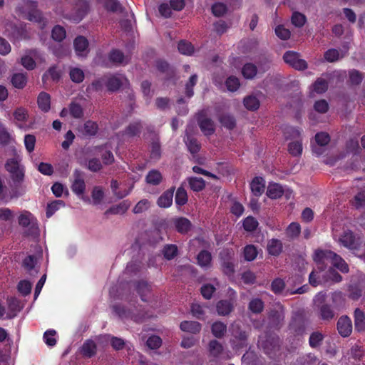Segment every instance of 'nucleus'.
<instances>
[{
	"label": "nucleus",
	"instance_id": "nucleus-60",
	"mask_svg": "<svg viewBox=\"0 0 365 365\" xmlns=\"http://www.w3.org/2000/svg\"><path fill=\"white\" fill-rule=\"evenodd\" d=\"M257 220L252 216H248L243 220V228L247 232H253L258 227Z\"/></svg>",
	"mask_w": 365,
	"mask_h": 365
},
{
	"label": "nucleus",
	"instance_id": "nucleus-13",
	"mask_svg": "<svg viewBox=\"0 0 365 365\" xmlns=\"http://www.w3.org/2000/svg\"><path fill=\"white\" fill-rule=\"evenodd\" d=\"M318 317L324 322H330L335 318L336 313L333 307L327 303L318 306Z\"/></svg>",
	"mask_w": 365,
	"mask_h": 365
},
{
	"label": "nucleus",
	"instance_id": "nucleus-33",
	"mask_svg": "<svg viewBox=\"0 0 365 365\" xmlns=\"http://www.w3.org/2000/svg\"><path fill=\"white\" fill-rule=\"evenodd\" d=\"M187 182L190 189L194 192H200L206 186L205 181L202 178L190 177L187 178Z\"/></svg>",
	"mask_w": 365,
	"mask_h": 365
},
{
	"label": "nucleus",
	"instance_id": "nucleus-48",
	"mask_svg": "<svg viewBox=\"0 0 365 365\" xmlns=\"http://www.w3.org/2000/svg\"><path fill=\"white\" fill-rule=\"evenodd\" d=\"M307 22V17L302 13L294 11L291 16V23L297 28H302Z\"/></svg>",
	"mask_w": 365,
	"mask_h": 365
},
{
	"label": "nucleus",
	"instance_id": "nucleus-4",
	"mask_svg": "<svg viewBox=\"0 0 365 365\" xmlns=\"http://www.w3.org/2000/svg\"><path fill=\"white\" fill-rule=\"evenodd\" d=\"M5 169L10 174L14 186H19L24 180L25 169L16 158H9L5 164Z\"/></svg>",
	"mask_w": 365,
	"mask_h": 365
},
{
	"label": "nucleus",
	"instance_id": "nucleus-54",
	"mask_svg": "<svg viewBox=\"0 0 365 365\" xmlns=\"http://www.w3.org/2000/svg\"><path fill=\"white\" fill-rule=\"evenodd\" d=\"M179 52L183 55L190 56L194 52L192 44L185 40H181L178 44Z\"/></svg>",
	"mask_w": 365,
	"mask_h": 365
},
{
	"label": "nucleus",
	"instance_id": "nucleus-1",
	"mask_svg": "<svg viewBox=\"0 0 365 365\" xmlns=\"http://www.w3.org/2000/svg\"><path fill=\"white\" fill-rule=\"evenodd\" d=\"M24 6H19L17 11L24 18L30 21L37 23L41 29H43L47 24L42 12L37 9L38 3L35 1L26 0L24 1Z\"/></svg>",
	"mask_w": 365,
	"mask_h": 365
},
{
	"label": "nucleus",
	"instance_id": "nucleus-10",
	"mask_svg": "<svg viewBox=\"0 0 365 365\" xmlns=\"http://www.w3.org/2000/svg\"><path fill=\"white\" fill-rule=\"evenodd\" d=\"M6 31L15 40L28 39L29 33L26 28V24L21 23L19 24H11L7 26Z\"/></svg>",
	"mask_w": 365,
	"mask_h": 365
},
{
	"label": "nucleus",
	"instance_id": "nucleus-26",
	"mask_svg": "<svg viewBox=\"0 0 365 365\" xmlns=\"http://www.w3.org/2000/svg\"><path fill=\"white\" fill-rule=\"evenodd\" d=\"M129 207L130 203L124 200L118 205L111 206L104 212V215L106 216L109 215H123L128 210Z\"/></svg>",
	"mask_w": 365,
	"mask_h": 365
},
{
	"label": "nucleus",
	"instance_id": "nucleus-46",
	"mask_svg": "<svg viewBox=\"0 0 365 365\" xmlns=\"http://www.w3.org/2000/svg\"><path fill=\"white\" fill-rule=\"evenodd\" d=\"M188 200V197L185 189L182 186H180L175 193V201L177 205L183 206Z\"/></svg>",
	"mask_w": 365,
	"mask_h": 365
},
{
	"label": "nucleus",
	"instance_id": "nucleus-24",
	"mask_svg": "<svg viewBox=\"0 0 365 365\" xmlns=\"http://www.w3.org/2000/svg\"><path fill=\"white\" fill-rule=\"evenodd\" d=\"M156 68L158 71L166 75V80H170L175 76V70L173 68L164 60H158L156 61Z\"/></svg>",
	"mask_w": 365,
	"mask_h": 365
},
{
	"label": "nucleus",
	"instance_id": "nucleus-27",
	"mask_svg": "<svg viewBox=\"0 0 365 365\" xmlns=\"http://www.w3.org/2000/svg\"><path fill=\"white\" fill-rule=\"evenodd\" d=\"M180 328L182 331L189 332L191 334H197L200 331L201 324L195 321H183L180 324Z\"/></svg>",
	"mask_w": 365,
	"mask_h": 365
},
{
	"label": "nucleus",
	"instance_id": "nucleus-8",
	"mask_svg": "<svg viewBox=\"0 0 365 365\" xmlns=\"http://www.w3.org/2000/svg\"><path fill=\"white\" fill-rule=\"evenodd\" d=\"M197 124L205 135L210 136L215 131L213 120L207 116L205 110L199 111L196 115Z\"/></svg>",
	"mask_w": 365,
	"mask_h": 365
},
{
	"label": "nucleus",
	"instance_id": "nucleus-51",
	"mask_svg": "<svg viewBox=\"0 0 365 365\" xmlns=\"http://www.w3.org/2000/svg\"><path fill=\"white\" fill-rule=\"evenodd\" d=\"M258 252L257 247L253 245H248L244 247L243 255L246 261L251 262L256 259Z\"/></svg>",
	"mask_w": 365,
	"mask_h": 365
},
{
	"label": "nucleus",
	"instance_id": "nucleus-59",
	"mask_svg": "<svg viewBox=\"0 0 365 365\" xmlns=\"http://www.w3.org/2000/svg\"><path fill=\"white\" fill-rule=\"evenodd\" d=\"M288 151L292 156L297 157L302 155V144L301 140H296L289 143Z\"/></svg>",
	"mask_w": 365,
	"mask_h": 365
},
{
	"label": "nucleus",
	"instance_id": "nucleus-17",
	"mask_svg": "<svg viewBox=\"0 0 365 365\" xmlns=\"http://www.w3.org/2000/svg\"><path fill=\"white\" fill-rule=\"evenodd\" d=\"M106 88L110 93L118 91L123 85L122 78L117 75L106 74Z\"/></svg>",
	"mask_w": 365,
	"mask_h": 365
},
{
	"label": "nucleus",
	"instance_id": "nucleus-56",
	"mask_svg": "<svg viewBox=\"0 0 365 365\" xmlns=\"http://www.w3.org/2000/svg\"><path fill=\"white\" fill-rule=\"evenodd\" d=\"M346 149L347 153H352L353 155H359L361 153V148L356 138H351L346 142Z\"/></svg>",
	"mask_w": 365,
	"mask_h": 365
},
{
	"label": "nucleus",
	"instance_id": "nucleus-18",
	"mask_svg": "<svg viewBox=\"0 0 365 365\" xmlns=\"http://www.w3.org/2000/svg\"><path fill=\"white\" fill-rule=\"evenodd\" d=\"M250 189L254 195L259 197L264 192L265 181L262 177H255L250 182Z\"/></svg>",
	"mask_w": 365,
	"mask_h": 365
},
{
	"label": "nucleus",
	"instance_id": "nucleus-20",
	"mask_svg": "<svg viewBox=\"0 0 365 365\" xmlns=\"http://www.w3.org/2000/svg\"><path fill=\"white\" fill-rule=\"evenodd\" d=\"M354 329L357 332L365 331V313L360 308L354 312Z\"/></svg>",
	"mask_w": 365,
	"mask_h": 365
},
{
	"label": "nucleus",
	"instance_id": "nucleus-47",
	"mask_svg": "<svg viewBox=\"0 0 365 365\" xmlns=\"http://www.w3.org/2000/svg\"><path fill=\"white\" fill-rule=\"evenodd\" d=\"M257 66L252 63H245L242 69V76L247 79H252L257 75Z\"/></svg>",
	"mask_w": 365,
	"mask_h": 365
},
{
	"label": "nucleus",
	"instance_id": "nucleus-23",
	"mask_svg": "<svg viewBox=\"0 0 365 365\" xmlns=\"http://www.w3.org/2000/svg\"><path fill=\"white\" fill-rule=\"evenodd\" d=\"M197 263L202 268H209L211 266L212 255L205 250H201L197 255Z\"/></svg>",
	"mask_w": 365,
	"mask_h": 365
},
{
	"label": "nucleus",
	"instance_id": "nucleus-52",
	"mask_svg": "<svg viewBox=\"0 0 365 365\" xmlns=\"http://www.w3.org/2000/svg\"><path fill=\"white\" fill-rule=\"evenodd\" d=\"M286 287V284L284 281L281 278L274 279L270 285L271 291L278 295L282 294Z\"/></svg>",
	"mask_w": 365,
	"mask_h": 365
},
{
	"label": "nucleus",
	"instance_id": "nucleus-31",
	"mask_svg": "<svg viewBox=\"0 0 365 365\" xmlns=\"http://www.w3.org/2000/svg\"><path fill=\"white\" fill-rule=\"evenodd\" d=\"M283 187L278 183H270L267 190V195L271 199H278L284 194Z\"/></svg>",
	"mask_w": 365,
	"mask_h": 365
},
{
	"label": "nucleus",
	"instance_id": "nucleus-5",
	"mask_svg": "<svg viewBox=\"0 0 365 365\" xmlns=\"http://www.w3.org/2000/svg\"><path fill=\"white\" fill-rule=\"evenodd\" d=\"M335 252L329 250H316L313 255V260L317 264V269L325 271L331 267V259Z\"/></svg>",
	"mask_w": 365,
	"mask_h": 365
},
{
	"label": "nucleus",
	"instance_id": "nucleus-7",
	"mask_svg": "<svg viewBox=\"0 0 365 365\" xmlns=\"http://www.w3.org/2000/svg\"><path fill=\"white\" fill-rule=\"evenodd\" d=\"M299 53L293 51H287L283 55L284 62L298 71H304L307 68L308 65L305 60L299 58Z\"/></svg>",
	"mask_w": 365,
	"mask_h": 365
},
{
	"label": "nucleus",
	"instance_id": "nucleus-41",
	"mask_svg": "<svg viewBox=\"0 0 365 365\" xmlns=\"http://www.w3.org/2000/svg\"><path fill=\"white\" fill-rule=\"evenodd\" d=\"M211 331L216 338L221 339L227 331V326L221 322H215L211 327Z\"/></svg>",
	"mask_w": 365,
	"mask_h": 365
},
{
	"label": "nucleus",
	"instance_id": "nucleus-2",
	"mask_svg": "<svg viewBox=\"0 0 365 365\" xmlns=\"http://www.w3.org/2000/svg\"><path fill=\"white\" fill-rule=\"evenodd\" d=\"M113 310L121 319H130L136 323H143L150 317L141 306L130 309L121 304H115Z\"/></svg>",
	"mask_w": 365,
	"mask_h": 365
},
{
	"label": "nucleus",
	"instance_id": "nucleus-12",
	"mask_svg": "<svg viewBox=\"0 0 365 365\" xmlns=\"http://www.w3.org/2000/svg\"><path fill=\"white\" fill-rule=\"evenodd\" d=\"M74 180L71 185L72 191L77 195H82L86 190V183L81 170H75L73 173Z\"/></svg>",
	"mask_w": 365,
	"mask_h": 365
},
{
	"label": "nucleus",
	"instance_id": "nucleus-3",
	"mask_svg": "<svg viewBox=\"0 0 365 365\" xmlns=\"http://www.w3.org/2000/svg\"><path fill=\"white\" fill-rule=\"evenodd\" d=\"M261 346L270 359H277L281 355V340L276 334H267L265 339L261 342Z\"/></svg>",
	"mask_w": 365,
	"mask_h": 365
},
{
	"label": "nucleus",
	"instance_id": "nucleus-9",
	"mask_svg": "<svg viewBox=\"0 0 365 365\" xmlns=\"http://www.w3.org/2000/svg\"><path fill=\"white\" fill-rule=\"evenodd\" d=\"M295 336H302L306 331V319L302 314L294 316L289 325Z\"/></svg>",
	"mask_w": 365,
	"mask_h": 365
},
{
	"label": "nucleus",
	"instance_id": "nucleus-32",
	"mask_svg": "<svg viewBox=\"0 0 365 365\" xmlns=\"http://www.w3.org/2000/svg\"><path fill=\"white\" fill-rule=\"evenodd\" d=\"M221 266L222 272L227 276H232L235 273V264L230 255L226 257H222Z\"/></svg>",
	"mask_w": 365,
	"mask_h": 365
},
{
	"label": "nucleus",
	"instance_id": "nucleus-21",
	"mask_svg": "<svg viewBox=\"0 0 365 365\" xmlns=\"http://www.w3.org/2000/svg\"><path fill=\"white\" fill-rule=\"evenodd\" d=\"M97 345L92 339L86 340L81 348V353L86 358H92L96 354Z\"/></svg>",
	"mask_w": 365,
	"mask_h": 365
},
{
	"label": "nucleus",
	"instance_id": "nucleus-57",
	"mask_svg": "<svg viewBox=\"0 0 365 365\" xmlns=\"http://www.w3.org/2000/svg\"><path fill=\"white\" fill-rule=\"evenodd\" d=\"M301 232V226L298 222H292L286 229V235L290 239L299 237Z\"/></svg>",
	"mask_w": 365,
	"mask_h": 365
},
{
	"label": "nucleus",
	"instance_id": "nucleus-62",
	"mask_svg": "<svg viewBox=\"0 0 365 365\" xmlns=\"http://www.w3.org/2000/svg\"><path fill=\"white\" fill-rule=\"evenodd\" d=\"M232 336L240 342V344H244L247 340L248 335L246 331L240 329L239 326L234 327L232 329Z\"/></svg>",
	"mask_w": 365,
	"mask_h": 365
},
{
	"label": "nucleus",
	"instance_id": "nucleus-11",
	"mask_svg": "<svg viewBox=\"0 0 365 365\" xmlns=\"http://www.w3.org/2000/svg\"><path fill=\"white\" fill-rule=\"evenodd\" d=\"M336 328L340 336L342 337L349 336L353 329L351 318L346 315L340 317L337 321Z\"/></svg>",
	"mask_w": 365,
	"mask_h": 365
},
{
	"label": "nucleus",
	"instance_id": "nucleus-64",
	"mask_svg": "<svg viewBox=\"0 0 365 365\" xmlns=\"http://www.w3.org/2000/svg\"><path fill=\"white\" fill-rule=\"evenodd\" d=\"M141 128V123L140 121L135 122L127 126L125 128V133L130 137H133L138 135L140 133Z\"/></svg>",
	"mask_w": 365,
	"mask_h": 365
},
{
	"label": "nucleus",
	"instance_id": "nucleus-14",
	"mask_svg": "<svg viewBox=\"0 0 365 365\" xmlns=\"http://www.w3.org/2000/svg\"><path fill=\"white\" fill-rule=\"evenodd\" d=\"M235 301L232 299H222L217 302L216 309L217 314L220 316H227L234 309Z\"/></svg>",
	"mask_w": 365,
	"mask_h": 365
},
{
	"label": "nucleus",
	"instance_id": "nucleus-38",
	"mask_svg": "<svg viewBox=\"0 0 365 365\" xmlns=\"http://www.w3.org/2000/svg\"><path fill=\"white\" fill-rule=\"evenodd\" d=\"M98 129L99 128L97 123L89 120L86 121L83 124V133L86 136H94L97 134Z\"/></svg>",
	"mask_w": 365,
	"mask_h": 365
},
{
	"label": "nucleus",
	"instance_id": "nucleus-55",
	"mask_svg": "<svg viewBox=\"0 0 365 365\" xmlns=\"http://www.w3.org/2000/svg\"><path fill=\"white\" fill-rule=\"evenodd\" d=\"M178 252V249L177 245L173 244L166 245L163 249V255L168 260L173 259L175 256H177Z\"/></svg>",
	"mask_w": 365,
	"mask_h": 365
},
{
	"label": "nucleus",
	"instance_id": "nucleus-16",
	"mask_svg": "<svg viewBox=\"0 0 365 365\" xmlns=\"http://www.w3.org/2000/svg\"><path fill=\"white\" fill-rule=\"evenodd\" d=\"M175 187H171L165 190L158 199L157 205L162 208H168L173 204V195Z\"/></svg>",
	"mask_w": 365,
	"mask_h": 365
},
{
	"label": "nucleus",
	"instance_id": "nucleus-44",
	"mask_svg": "<svg viewBox=\"0 0 365 365\" xmlns=\"http://www.w3.org/2000/svg\"><path fill=\"white\" fill-rule=\"evenodd\" d=\"M264 307V302L259 298L252 299L248 304V309L253 314H260Z\"/></svg>",
	"mask_w": 365,
	"mask_h": 365
},
{
	"label": "nucleus",
	"instance_id": "nucleus-45",
	"mask_svg": "<svg viewBox=\"0 0 365 365\" xmlns=\"http://www.w3.org/2000/svg\"><path fill=\"white\" fill-rule=\"evenodd\" d=\"M185 142L190 153L194 155L200 151L201 148L200 143L193 136L187 135Z\"/></svg>",
	"mask_w": 365,
	"mask_h": 365
},
{
	"label": "nucleus",
	"instance_id": "nucleus-6",
	"mask_svg": "<svg viewBox=\"0 0 365 365\" xmlns=\"http://www.w3.org/2000/svg\"><path fill=\"white\" fill-rule=\"evenodd\" d=\"M339 242L344 247L352 250L357 256V253L360 251L359 247L361 242L359 237H356L351 230H346L341 235Z\"/></svg>",
	"mask_w": 365,
	"mask_h": 365
},
{
	"label": "nucleus",
	"instance_id": "nucleus-49",
	"mask_svg": "<svg viewBox=\"0 0 365 365\" xmlns=\"http://www.w3.org/2000/svg\"><path fill=\"white\" fill-rule=\"evenodd\" d=\"M69 76L71 80L76 83H80L83 82L85 78L83 71L77 67L71 68L69 71Z\"/></svg>",
	"mask_w": 365,
	"mask_h": 365
},
{
	"label": "nucleus",
	"instance_id": "nucleus-39",
	"mask_svg": "<svg viewBox=\"0 0 365 365\" xmlns=\"http://www.w3.org/2000/svg\"><path fill=\"white\" fill-rule=\"evenodd\" d=\"M348 297L351 300H358L363 294V289L359 284H351L348 287Z\"/></svg>",
	"mask_w": 365,
	"mask_h": 365
},
{
	"label": "nucleus",
	"instance_id": "nucleus-42",
	"mask_svg": "<svg viewBox=\"0 0 365 365\" xmlns=\"http://www.w3.org/2000/svg\"><path fill=\"white\" fill-rule=\"evenodd\" d=\"M145 179L147 183L153 185H158L162 182L163 177L160 171L157 170H152L148 172Z\"/></svg>",
	"mask_w": 365,
	"mask_h": 365
},
{
	"label": "nucleus",
	"instance_id": "nucleus-63",
	"mask_svg": "<svg viewBox=\"0 0 365 365\" xmlns=\"http://www.w3.org/2000/svg\"><path fill=\"white\" fill-rule=\"evenodd\" d=\"M317 361V357L312 353L302 356L297 360L299 365H316Z\"/></svg>",
	"mask_w": 365,
	"mask_h": 365
},
{
	"label": "nucleus",
	"instance_id": "nucleus-53",
	"mask_svg": "<svg viewBox=\"0 0 365 365\" xmlns=\"http://www.w3.org/2000/svg\"><path fill=\"white\" fill-rule=\"evenodd\" d=\"M324 338V336L322 332L314 331L309 336V344L313 349L317 348L322 344Z\"/></svg>",
	"mask_w": 365,
	"mask_h": 365
},
{
	"label": "nucleus",
	"instance_id": "nucleus-35",
	"mask_svg": "<svg viewBox=\"0 0 365 365\" xmlns=\"http://www.w3.org/2000/svg\"><path fill=\"white\" fill-rule=\"evenodd\" d=\"M34 220H36V218L27 210L22 211L18 218L19 225L23 227H28L31 224H33Z\"/></svg>",
	"mask_w": 365,
	"mask_h": 365
},
{
	"label": "nucleus",
	"instance_id": "nucleus-15",
	"mask_svg": "<svg viewBox=\"0 0 365 365\" xmlns=\"http://www.w3.org/2000/svg\"><path fill=\"white\" fill-rule=\"evenodd\" d=\"M173 223L177 232L182 235L187 234L192 227L191 222L184 217L173 218Z\"/></svg>",
	"mask_w": 365,
	"mask_h": 365
},
{
	"label": "nucleus",
	"instance_id": "nucleus-22",
	"mask_svg": "<svg viewBox=\"0 0 365 365\" xmlns=\"http://www.w3.org/2000/svg\"><path fill=\"white\" fill-rule=\"evenodd\" d=\"M135 289L143 302H147V297L150 292V285L144 280L138 281L135 283Z\"/></svg>",
	"mask_w": 365,
	"mask_h": 365
},
{
	"label": "nucleus",
	"instance_id": "nucleus-58",
	"mask_svg": "<svg viewBox=\"0 0 365 365\" xmlns=\"http://www.w3.org/2000/svg\"><path fill=\"white\" fill-rule=\"evenodd\" d=\"M61 206H65V202L61 200H54L51 203H48L46 207V217L48 218L51 217Z\"/></svg>",
	"mask_w": 365,
	"mask_h": 365
},
{
	"label": "nucleus",
	"instance_id": "nucleus-25",
	"mask_svg": "<svg viewBox=\"0 0 365 365\" xmlns=\"http://www.w3.org/2000/svg\"><path fill=\"white\" fill-rule=\"evenodd\" d=\"M37 103L39 109L46 113L51 108V96L46 92H41L37 98Z\"/></svg>",
	"mask_w": 365,
	"mask_h": 365
},
{
	"label": "nucleus",
	"instance_id": "nucleus-50",
	"mask_svg": "<svg viewBox=\"0 0 365 365\" xmlns=\"http://www.w3.org/2000/svg\"><path fill=\"white\" fill-rule=\"evenodd\" d=\"M243 103L245 107L250 110H256L259 107V99L254 96H248L244 98Z\"/></svg>",
	"mask_w": 365,
	"mask_h": 365
},
{
	"label": "nucleus",
	"instance_id": "nucleus-37",
	"mask_svg": "<svg viewBox=\"0 0 365 365\" xmlns=\"http://www.w3.org/2000/svg\"><path fill=\"white\" fill-rule=\"evenodd\" d=\"M11 83L14 87L18 89H22L25 87L27 83L26 73H14L11 77Z\"/></svg>",
	"mask_w": 365,
	"mask_h": 365
},
{
	"label": "nucleus",
	"instance_id": "nucleus-36",
	"mask_svg": "<svg viewBox=\"0 0 365 365\" xmlns=\"http://www.w3.org/2000/svg\"><path fill=\"white\" fill-rule=\"evenodd\" d=\"M219 121L223 127L228 130H232L236 126V120L235 117L229 113L222 114L219 117Z\"/></svg>",
	"mask_w": 365,
	"mask_h": 365
},
{
	"label": "nucleus",
	"instance_id": "nucleus-29",
	"mask_svg": "<svg viewBox=\"0 0 365 365\" xmlns=\"http://www.w3.org/2000/svg\"><path fill=\"white\" fill-rule=\"evenodd\" d=\"M284 319L283 314L277 310H272L269 314L270 326L274 329H279Z\"/></svg>",
	"mask_w": 365,
	"mask_h": 365
},
{
	"label": "nucleus",
	"instance_id": "nucleus-40",
	"mask_svg": "<svg viewBox=\"0 0 365 365\" xmlns=\"http://www.w3.org/2000/svg\"><path fill=\"white\" fill-rule=\"evenodd\" d=\"M331 266L337 268L343 273H347L349 270L348 264L342 259V257L336 253H335V256H333Z\"/></svg>",
	"mask_w": 365,
	"mask_h": 365
},
{
	"label": "nucleus",
	"instance_id": "nucleus-28",
	"mask_svg": "<svg viewBox=\"0 0 365 365\" xmlns=\"http://www.w3.org/2000/svg\"><path fill=\"white\" fill-rule=\"evenodd\" d=\"M73 46L76 54L83 56L88 48V41L84 36H78L73 41Z\"/></svg>",
	"mask_w": 365,
	"mask_h": 365
},
{
	"label": "nucleus",
	"instance_id": "nucleus-43",
	"mask_svg": "<svg viewBox=\"0 0 365 365\" xmlns=\"http://www.w3.org/2000/svg\"><path fill=\"white\" fill-rule=\"evenodd\" d=\"M106 87V75L103 76L101 78L95 79L93 81L91 85H89L87 88V91H93L96 92L102 91Z\"/></svg>",
	"mask_w": 365,
	"mask_h": 365
},
{
	"label": "nucleus",
	"instance_id": "nucleus-19",
	"mask_svg": "<svg viewBox=\"0 0 365 365\" xmlns=\"http://www.w3.org/2000/svg\"><path fill=\"white\" fill-rule=\"evenodd\" d=\"M283 250V244L280 240L272 238L269 240L267 245V251L269 255L277 257Z\"/></svg>",
	"mask_w": 365,
	"mask_h": 365
},
{
	"label": "nucleus",
	"instance_id": "nucleus-61",
	"mask_svg": "<svg viewBox=\"0 0 365 365\" xmlns=\"http://www.w3.org/2000/svg\"><path fill=\"white\" fill-rule=\"evenodd\" d=\"M51 37L56 41L61 42L66 38V31L61 26H55L51 31Z\"/></svg>",
	"mask_w": 365,
	"mask_h": 365
},
{
	"label": "nucleus",
	"instance_id": "nucleus-30",
	"mask_svg": "<svg viewBox=\"0 0 365 365\" xmlns=\"http://www.w3.org/2000/svg\"><path fill=\"white\" fill-rule=\"evenodd\" d=\"M324 271H320V269H314L309 276V282L313 287H317L322 282H327V279H325V275L323 273Z\"/></svg>",
	"mask_w": 365,
	"mask_h": 365
},
{
	"label": "nucleus",
	"instance_id": "nucleus-34",
	"mask_svg": "<svg viewBox=\"0 0 365 365\" xmlns=\"http://www.w3.org/2000/svg\"><path fill=\"white\" fill-rule=\"evenodd\" d=\"M208 351L210 356L218 358L222 354L224 348L221 343L216 339H212L209 342Z\"/></svg>",
	"mask_w": 365,
	"mask_h": 365
}]
</instances>
